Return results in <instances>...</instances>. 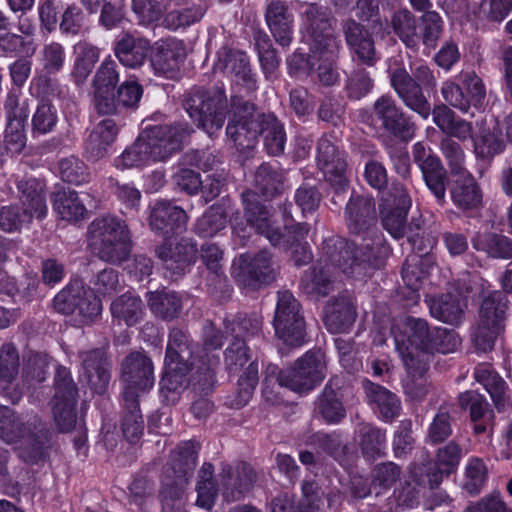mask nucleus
I'll return each mask as SVG.
<instances>
[{"instance_id": "nucleus-1", "label": "nucleus", "mask_w": 512, "mask_h": 512, "mask_svg": "<svg viewBox=\"0 0 512 512\" xmlns=\"http://www.w3.org/2000/svg\"><path fill=\"white\" fill-rule=\"evenodd\" d=\"M182 106L193 124L214 137L222 130L227 115L226 135L239 151L252 150L262 139L269 156L285 152L287 133L284 122L273 112L258 111L255 103L240 95H232L230 110L226 89L222 82L210 88L194 87L187 92Z\"/></svg>"}, {"instance_id": "nucleus-2", "label": "nucleus", "mask_w": 512, "mask_h": 512, "mask_svg": "<svg viewBox=\"0 0 512 512\" xmlns=\"http://www.w3.org/2000/svg\"><path fill=\"white\" fill-rule=\"evenodd\" d=\"M391 334L407 372L418 378L428 372L435 353H452L460 344L453 329L432 327L427 320L414 316L393 324Z\"/></svg>"}, {"instance_id": "nucleus-3", "label": "nucleus", "mask_w": 512, "mask_h": 512, "mask_svg": "<svg viewBox=\"0 0 512 512\" xmlns=\"http://www.w3.org/2000/svg\"><path fill=\"white\" fill-rule=\"evenodd\" d=\"M222 325L232 337L224 350L225 369L229 377L238 376L231 406L240 409L248 404L259 383V361L253 358L247 340L261 333L262 322L256 316L239 312L226 315Z\"/></svg>"}, {"instance_id": "nucleus-4", "label": "nucleus", "mask_w": 512, "mask_h": 512, "mask_svg": "<svg viewBox=\"0 0 512 512\" xmlns=\"http://www.w3.org/2000/svg\"><path fill=\"white\" fill-rule=\"evenodd\" d=\"M193 126L184 118L165 124L146 125L134 143L118 157L121 169L141 168L166 161L189 144Z\"/></svg>"}, {"instance_id": "nucleus-5", "label": "nucleus", "mask_w": 512, "mask_h": 512, "mask_svg": "<svg viewBox=\"0 0 512 512\" xmlns=\"http://www.w3.org/2000/svg\"><path fill=\"white\" fill-rule=\"evenodd\" d=\"M364 243L358 246L347 238L330 239L326 246L327 262L339 268L347 277L363 280L382 268L392 248L380 231L361 236Z\"/></svg>"}, {"instance_id": "nucleus-6", "label": "nucleus", "mask_w": 512, "mask_h": 512, "mask_svg": "<svg viewBox=\"0 0 512 512\" xmlns=\"http://www.w3.org/2000/svg\"><path fill=\"white\" fill-rule=\"evenodd\" d=\"M244 201L245 219L257 234L265 236L273 247L283 251H291V257L296 267L307 265L312 261L311 248L307 242H304L309 232L307 223H290L294 220L290 211L285 208L283 229L275 227L270 211L262 206L253 194L246 193Z\"/></svg>"}, {"instance_id": "nucleus-7", "label": "nucleus", "mask_w": 512, "mask_h": 512, "mask_svg": "<svg viewBox=\"0 0 512 512\" xmlns=\"http://www.w3.org/2000/svg\"><path fill=\"white\" fill-rule=\"evenodd\" d=\"M302 36L308 44L310 53L298 48L287 59L289 74L292 76L311 75L321 58L329 60L335 43L331 11L317 3H308L303 7Z\"/></svg>"}, {"instance_id": "nucleus-8", "label": "nucleus", "mask_w": 512, "mask_h": 512, "mask_svg": "<svg viewBox=\"0 0 512 512\" xmlns=\"http://www.w3.org/2000/svg\"><path fill=\"white\" fill-rule=\"evenodd\" d=\"M92 253L100 260L121 265L130 258L132 240L124 220L112 215L94 219L88 227Z\"/></svg>"}, {"instance_id": "nucleus-9", "label": "nucleus", "mask_w": 512, "mask_h": 512, "mask_svg": "<svg viewBox=\"0 0 512 512\" xmlns=\"http://www.w3.org/2000/svg\"><path fill=\"white\" fill-rule=\"evenodd\" d=\"M390 83L406 107L423 119L430 116L431 105L423 91H435L436 79L426 64L416 65L412 75L404 67L394 68L390 74Z\"/></svg>"}, {"instance_id": "nucleus-10", "label": "nucleus", "mask_w": 512, "mask_h": 512, "mask_svg": "<svg viewBox=\"0 0 512 512\" xmlns=\"http://www.w3.org/2000/svg\"><path fill=\"white\" fill-rule=\"evenodd\" d=\"M509 300L502 291H492L479 306L478 319L471 331V340L477 353L493 350L504 329Z\"/></svg>"}, {"instance_id": "nucleus-11", "label": "nucleus", "mask_w": 512, "mask_h": 512, "mask_svg": "<svg viewBox=\"0 0 512 512\" xmlns=\"http://www.w3.org/2000/svg\"><path fill=\"white\" fill-rule=\"evenodd\" d=\"M200 444L194 440L181 442L170 455L161 479L159 494L163 501L182 498L188 480L198 463Z\"/></svg>"}, {"instance_id": "nucleus-12", "label": "nucleus", "mask_w": 512, "mask_h": 512, "mask_svg": "<svg viewBox=\"0 0 512 512\" xmlns=\"http://www.w3.org/2000/svg\"><path fill=\"white\" fill-rule=\"evenodd\" d=\"M273 327L277 338L286 346L297 348L308 341L302 305L290 291L278 293Z\"/></svg>"}, {"instance_id": "nucleus-13", "label": "nucleus", "mask_w": 512, "mask_h": 512, "mask_svg": "<svg viewBox=\"0 0 512 512\" xmlns=\"http://www.w3.org/2000/svg\"><path fill=\"white\" fill-rule=\"evenodd\" d=\"M193 353V341L190 334L174 327L169 331L164 359V374L161 379L162 389L177 391L187 384L186 374L190 370L188 358Z\"/></svg>"}, {"instance_id": "nucleus-14", "label": "nucleus", "mask_w": 512, "mask_h": 512, "mask_svg": "<svg viewBox=\"0 0 512 512\" xmlns=\"http://www.w3.org/2000/svg\"><path fill=\"white\" fill-rule=\"evenodd\" d=\"M373 115L381 136L390 141L407 144L416 135L417 126L412 116L390 94H384L375 100Z\"/></svg>"}, {"instance_id": "nucleus-15", "label": "nucleus", "mask_w": 512, "mask_h": 512, "mask_svg": "<svg viewBox=\"0 0 512 512\" xmlns=\"http://www.w3.org/2000/svg\"><path fill=\"white\" fill-rule=\"evenodd\" d=\"M325 370L324 354L320 350H308L278 374L277 383L299 394H308L324 380Z\"/></svg>"}, {"instance_id": "nucleus-16", "label": "nucleus", "mask_w": 512, "mask_h": 512, "mask_svg": "<svg viewBox=\"0 0 512 512\" xmlns=\"http://www.w3.org/2000/svg\"><path fill=\"white\" fill-rule=\"evenodd\" d=\"M53 308L62 315H76L82 324L93 323L102 312L101 299L79 280L69 281L53 298Z\"/></svg>"}, {"instance_id": "nucleus-17", "label": "nucleus", "mask_w": 512, "mask_h": 512, "mask_svg": "<svg viewBox=\"0 0 512 512\" xmlns=\"http://www.w3.org/2000/svg\"><path fill=\"white\" fill-rule=\"evenodd\" d=\"M54 395L51 398V411L60 432L72 431L77 422L79 390L70 369L59 365L54 375Z\"/></svg>"}, {"instance_id": "nucleus-18", "label": "nucleus", "mask_w": 512, "mask_h": 512, "mask_svg": "<svg viewBox=\"0 0 512 512\" xmlns=\"http://www.w3.org/2000/svg\"><path fill=\"white\" fill-rule=\"evenodd\" d=\"M445 102L462 113L473 108L480 111L485 104L486 86L475 71H462L456 81H445L441 87Z\"/></svg>"}, {"instance_id": "nucleus-19", "label": "nucleus", "mask_w": 512, "mask_h": 512, "mask_svg": "<svg viewBox=\"0 0 512 512\" xmlns=\"http://www.w3.org/2000/svg\"><path fill=\"white\" fill-rule=\"evenodd\" d=\"M272 258L267 249H262L253 256L241 254L233 263L232 276L239 285L258 290L276 280Z\"/></svg>"}, {"instance_id": "nucleus-20", "label": "nucleus", "mask_w": 512, "mask_h": 512, "mask_svg": "<svg viewBox=\"0 0 512 512\" xmlns=\"http://www.w3.org/2000/svg\"><path fill=\"white\" fill-rule=\"evenodd\" d=\"M121 397L140 398L149 392L155 382L154 366L151 358L144 352L129 353L121 365Z\"/></svg>"}, {"instance_id": "nucleus-21", "label": "nucleus", "mask_w": 512, "mask_h": 512, "mask_svg": "<svg viewBox=\"0 0 512 512\" xmlns=\"http://www.w3.org/2000/svg\"><path fill=\"white\" fill-rule=\"evenodd\" d=\"M412 158L419 168L428 190L439 205L446 202L448 172L439 155L424 142H416L412 146Z\"/></svg>"}, {"instance_id": "nucleus-22", "label": "nucleus", "mask_w": 512, "mask_h": 512, "mask_svg": "<svg viewBox=\"0 0 512 512\" xmlns=\"http://www.w3.org/2000/svg\"><path fill=\"white\" fill-rule=\"evenodd\" d=\"M143 94V86L133 76L119 84L107 96L106 106L99 103L95 110L97 114L114 118L120 124L125 125V120L139 108Z\"/></svg>"}, {"instance_id": "nucleus-23", "label": "nucleus", "mask_w": 512, "mask_h": 512, "mask_svg": "<svg viewBox=\"0 0 512 512\" xmlns=\"http://www.w3.org/2000/svg\"><path fill=\"white\" fill-rule=\"evenodd\" d=\"M411 206V197L402 184H393L380 204L382 226L396 240L402 239L408 230L407 218Z\"/></svg>"}, {"instance_id": "nucleus-24", "label": "nucleus", "mask_w": 512, "mask_h": 512, "mask_svg": "<svg viewBox=\"0 0 512 512\" xmlns=\"http://www.w3.org/2000/svg\"><path fill=\"white\" fill-rule=\"evenodd\" d=\"M154 254L171 276H182L196 263L199 249L193 238L181 237L176 242L170 238L156 245Z\"/></svg>"}, {"instance_id": "nucleus-25", "label": "nucleus", "mask_w": 512, "mask_h": 512, "mask_svg": "<svg viewBox=\"0 0 512 512\" xmlns=\"http://www.w3.org/2000/svg\"><path fill=\"white\" fill-rule=\"evenodd\" d=\"M462 458V447L454 440L439 447L433 462L429 461L416 471L420 485L438 486L443 478L455 473Z\"/></svg>"}, {"instance_id": "nucleus-26", "label": "nucleus", "mask_w": 512, "mask_h": 512, "mask_svg": "<svg viewBox=\"0 0 512 512\" xmlns=\"http://www.w3.org/2000/svg\"><path fill=\"white\" fill-rule=\"evenodd\" d=\"M457 176L449 187L452 204L466 218L480 216L484 207V192L480 183L469 171Z\"/></svg>"}, {"instance_id": "nucleus-27", "label": "nucleus", "mask_w": 512, "mask_h": 512, "mask_svg": "<svg viewBox=\"0 0 512 512\" xmlns=\"http://www.w3.org/2000/svg\"><path fill=\"white\" fill-rule=\"evenodd\" d=\"M346 380L343 376L333 375L315 401V414L325 424L337 425L347 415L344 405V388Z\"/></svg>"}, {"instance_id": "nucleus-28", "label": "nucleus", "mask_w": 512, "mask_h": 512, "mask_svg": "<svg viewBox=\"0 0 512 512\" xmlns=\"http://www.w3.org/2000/svg\"><path fill=\"white\" fill-rule=\"evenodd\" d=\"M148 221L152 232L167 240L186 229L188 215L172 201L160 199L150 207Z\"/></svg>"}, {"instance_id": "nucleus-29", "label": "nucleus", "mask_w": 512, "mask_h": 512, "mask_svg": "<svg viewBox=\"0 0 512 512\" xmlns=\"http://www.w3.org/2000/svg\"><path fill=\"white\" fill-rule=\"evenodd\" d=\"M348 231L357 236H365L376 230L377 212L372 196L352 191L344 211Z\"/></svg>"}, {"instance_id": "nucleus-30", "label": "nucleus", "mask_w": 512, "mask_h": 512, "mask_svg": "<svg viewBox=\"0 0 512 512\" xmlns=\"http://www.w3.org/2000/svg\"><path fill=\"white\" fill-rule=\"evenodd\" d=\"M150 66L154 75L172 79L180 70L186 58V49L182 41L159 39L149 50Z\"/></svg>"}, {"instance_id": "nucleus-31", "label": "nucleus", "mask_w": 512, "mask_h": 512, "mask_svg": "<svg viewBox=\"0 0 512 512\" xmlns=\"http://www.w3.org/2000/svg\"><path fill=\"white\" fill-rule=\"evenodd\" d=\"M343 33L352 60L363 66H375L380 56L370 30L354 19H348L343 25Z\"/></svg>"}, {"instance_id": "nucleus-32", "label": "nucleus", "mask_w": 512, "mask_h": 512, "mask_svg": "<svg viewBox=\"0 0 512 512\" xmlns=\"http://www.w3.org/2000/svg\"><path fill=\"white\" fill-rule=\"evenodd\" d=\"M257 479L254 468L248 462L242 461L235 471L226 465L220 473V490L226 502L239 501L250 492Z\"/></svg>"}, {"instance_id": "nucleus-33", "label": "nucleus", "mask_w": 512, "mask_h": 512, "mask_svg": "<svg viewBox=\"0 0 512 512\" xmlns=\"http://www.w3.org/2000/svg\"><path fill=\"white\" fill-rule=\"evenodd\" d=\"M472 142L476 160L489 165L496 156L505 152L512 142V135L509 128L504 131L497 122L492 128H482L472 136Z\"/></svg>"}, {"instance_id": "nucleus-34", "label": "nucleus", "mask_w": 512, "mask_h": 512, "mask_svg": "<svg viewBox=\"0 0 512 512\" xmlns=\"http://www.w3.org/2000/svg\"><path fill=\"white\" fill-rule=\"evenodd\" d=\"M266 24L274 40L287 47L293 40L294 14L288 1L272 0L265 11Z\"/></svg>"}, {"instance_id": "nucleus-35", "label": "nucleus", "mask_w": 512, "mask_h": 512, "mask_svg": "<svg viewBox=\"0 0 512 512\" xmlns=\"http://www.w3.org/2000/svg\"><path fill=\"white\" fill-rule=\"evenodd\" d=\"M123 125L114 118L101 120L90 132L84 144V154L90 161H98L112 152L113 144Z\"/></svg>"}, {"instance_id": "nucleus-36", "label": "nucleus", "mask_w": 512, "mask_h": 512, "mask_svg": "<svg viewBox=\"0 0 512 512\" xmlns=\"http://www.w3.org/2000/svg\"><path fill=\"white\" fill-rule=\"evenodd\" d=\"M436 264L435 256L421 258L419 255H408L402 266L401 276L408 289L407 299L416 304L419 302L420 289L424 281L430 276Z\"/></svg>"}, {"instance_id": "nucleus-37", "label": "nucleus", "mask_w": 512, "mask_h": 512, "mask_svg": "<svg viewBox=\"0 0 512 512\" xmlns=\"http://www.w3.org/2000/svg\"><path fill=\"white\" fill-rule=\"evenodd\" d=\"M254 187L255 191L247 189L241 194L243 210L245 211L244 195L251 193L269 211L268 207L260 200V196L265 199H273L281 194L284 189V176L277 167L270 163H262L255 172Z\"/></svg>"}, {"instance_id": "nucleus-38", "label": "nucleus", "mask_w": 512, "mask_h": 512, "mask_svg": "<svg viewBox=\"0 0 512 512\" xmlns=\"http://www.w3.org/2000/svg\"><path fill=\"white\" fill-rule=\"evenodd\" d=\"M334 132L324 133L317 142L316 160L319 169L325 176L346 172V153L340 151Z\"/></svg>"}, {"instance_id": "nucleus-39", "label": "nucleus", "mask_w": 512, "mask_h": 512, "mask_svg": "<svg viewBox=\"0 0 512 512\" xmlns=\"http://www.w3.org/2000/svg\"><path fill=\"white\" fill-rule=\"evenodd\" d=\"M215 366L216 362H212L208 356H202L196 362H189L190 370L186 374L187 384L176 392L191 387L196 394L208 396L213 392L216 384Z\"/></svg>"}, {"instance_id": "nucleus-40", "label": "nucleus", "mask_w": 512, "mask_h": 512, "mask_svg": "<svg viewBox=\"0 0 512 512\" xmlns=\"http://www.w3.org/2000/svg\"><path fill=\"white\" fill-rule=\"evenodd\" d=\"M363 387L368 403L379 414V418L384 421H392L399 415L401 402L396 394L368 379L364 380Z\"/></svg>"}, {"instance_id": "nucleus-41", "label": "nucleus", "mask_w": 512, "mask_h": 512, "mask_svg": "<svg viewBox=\"0 0 512 512\" xmlns=\"http://www.w3.org/2000/svg\"><path fill=\"white\" fill-rule=\"evenodd\" d=\"M151 48L150 42L144 38H137L125 33L113 44V51L119 62L128 68L141 67Z\"/></svg>"}, {"instance_id": "nucleus-42", "label": "nucleus", "mask_w": 512, "mask_h": 512, "mask_svg": "<svg viewBox=\"0 0 512 512\" xmlns=\"http://www.w3.org/2000/svg\"><path fill=\"white\" fill-rule=\"evenodd\" d=\"M120 429L125 440L137 444L144 435V418L140 408V398L121 397Z\"/></svg>"}, {"instance_id": "nucleus-43", "label": "nucleus", "mask_w": 512, "mask_h": 512, "mask_svg": "<svg viewBox=\"0 0 512 512\" xmlns=\"http://www.w3.org/2000/svg\"><path fill=\"white\" fill-rule=\"evenodd\" d=\"M21 203L25 209L41 220L47 215L44 186L41 181L32 176H23L15 181Z\"/></svg>"}, {"instance_id": "nucleus-44", "label": "nucleus", "mask_w": 512, "mask_h": 512, "mask_svg": "<svg viewBox=\"0 0 512 512\" xmlns=\"http://www.w3.org/2000/svg\"><path fill=\"white\" fill-rule=\"evenodd\" d=\"M30 428L31 433L22 439L25 444L21 456L29 465L44 464L49 459L50 433L43 427L38 428L36 418Z\"/></svg>"}, {"instance_id": "nucleus-45", "label": "nucleus", "mask_w": 512, "mask_h": 512, "mask_svg": "<svg viewBox=\"0 0 512 512\" xmlns=\"http://www.w3.org/2000/svg\"><path fill=\"white\" fill-rule=\"evenodd\" d=\"M119 65L111 57H107L98 67L94 78V106L103 103L107 105V96L115 90L119 83Z\"/></svg>"}, {"instance_id": "nucleus-46", "label": "nucleus", "mask_w": 512, "mask_h": 512, "mask_svg": "<svg viewBox=\"0 0 512 512\" xmlns=\"http://www.w3.org/2000/svg\"><path fill=\"white\" fill-rule=\"evenodd\" d=\"M358 444L363 457L376 460L386 456V430L371 423H364L358 428Z\"/></svg>"}, {"instance_id": "nucleus-47", "label": "nucleus", "mask_w": 512, "mask_h": 512, "mask_svg": "<svg viewBox=\"0 0 512 512\" xmlns=\"http://www.w3.org/2000/svg\"><path fill=\"white\" fill-rule=\"evenodd\" d=\"M426 302L433 318L451 325L461 323L464 310L458 295L447 292L436 297H430L426 299Z\"/></svg>"}, {"instance_id": "nucleus-48", "label": "nucleus", "mask_w": 512, "mask_h": 512, "mask_svg": "<svg viewBox=\"0 0 512 512\" xmlns=\"http://www.w3.org/2000/svg\"><path fill=\"white\" fill-rule=\"evenodd\" d=\"M458 405L463 411H468L470 420L473 422V432L481 435L487 430L485 416L489 411V403L485 395L475 390H467L458 396Z\"/></svg>"}, {"instance_id": "nucleus-49", "label": "nucleus", "mask_w": 512, "mask_h": 512, "mask_svg": "<svg viewBox=\"0 0 512 512\" xmlns=\"http://www.w3.org/2000/svg\"><path fill=\"white\" fill-rule=\"evenodd\" d=\"M407 241L412 248L411 255H419L421 258L435 256L432 251L437 245L438 236L430 227L424 225L421 217L412 218L408 225Z\"/></svg>"}, {"instance_id": "nucleus-50", "label": "nucleus", "mask_w": 512, "mask_h": 512, "mask_svg": "<svg viewBox=\"0 0 512 512\" xmlns=\"http://www.w3.org/2000/svg\"><path fill=\"white\" fill-rule=\"evenodd\" d=\"M110 368V360L102 349L95 348L83 355V371L93 385L105 389L111 378Z\"/></svg>"}, {"instance_id": "nucleus-51", "label": "nucleus", "mask_w": 512, "mask_h": 512, "mask_svg": "<svg viewBox=\"0 0 512 512\" xmlns=\"http://www.w3.org/2000/svg\"><path fill=\"white\" fill-rule=\"evenodd\" d=\"M356 318V306L345 298H338L328 307L325 323L331 332L347 333L353 327Z\"/></svg>"}, {"instance_id": "nucleus-52", "label": "nucleus", "mask_w": 512, "mask_h": 512, "mask_svg": "<svg viewBox=\"0 0 512 512\" xmlns=\"http://www.w3.org/2000/svg\"><path fill=\"white\" fill-rule=\"evenodd\" d=\"M74 64L72 76L76 84H83L92 73L95 64L99 61L100 51L93 44L79 41L73 47Z\"/></svg>"}, {"instance_id": "nucleus-53", "label": "nucleus", "mask_w": 512, "mask_h": 512, "mask_svg": "<svg viewBox=\"0 0 512 512\" xmlns=\"http://www.w3.org/2000/svg\"><path fill=\"white\" fill-rule=\"evenodd\" d=\"M52 205L61 219L77 222L82 220L87 213L78 193L74 190L58 191L52 196Z\"/></svg>"}, {"instance_id": "nucleus-54", "label": "nucleus", "mask_w": 512, "mask_h": 512, "mask_svg": "<svg viewBox=\"0 0 512 512\" xmlns=\"http://www.w3.org/2000/svg\"><path fill=\"white\" fill-rule=\"evenodd\" d=\"M32 424L33 421H23L13 409L6 406L0 419V439L7 444L20 443L31 433Z\"/></svg>"}, {"instance_id": "nucleus-55", "label": "nucleus", "mask_w": 512, "mask_h": 512, "mask_svg": "<svg viewBox=\"0 0 512 512\" xmlns=\"http://www.w3.org/2000/svg\"><path fill=\"white\" fill-rule=\"evenodd\" d=\"M392 29L395 35L407 48L417 50L419 48V35L415 16L407 9L394 12L391 19Z\"/></svg>"}, {"instance_id": "nucleus-56", "label": "nucleus", "mask_w": 512, "mask_h": 512, "mask_svg": "<svg viewBox=\"0 0 512 512\" xmlns=\"http://www.w3.org/2000/svg\"><path fill=\"white\" fill-rule=\"evenodd\" d=\"M227 213L222 205L213 204L205 210L194 225V232L201 238H211L226 228Z\"/></svg>"}, {"instance_id": "nucleus-57", "label": "nucleus", "mask_w": 512, "mask_h": 512, "mask_svg": "<svg viewBox=\"0 0 512 512\" xmlns=\"http://www.w3.org/2000/svg\"><path fill=\"white\" fill-rule=\"evenodd\" d=\"M473 246L495 259H512V239L493 232L478 235Z\"/></svg>"}, {"instance_id": "nucleus-58", "label": "nucleus", "mask_w": 512, "mask_h": 512, "mask_svg": "<svg viewBox=\"0 0 512 512\" xmlns=\"http://www.w3.org/2000/svg\"><path fill=\"white\" fill-rule=\"evenodd\" d=\"M111 314L118 322H124L127 326L135 325L141 318L143 303L140 297L125 293L111 303Z\"/></svg>"}, {"instance_id": "nucleus-59", "label": "nucleus", "mask_w": 512, "mask_h": 512, "mask_svg": "<svg viewBox=\"0 0 512 512\" xmlns=\"http://www.w3.org/2000/svg\"><path fill=\"white\" fill-rule=\"evenodd\" d=\"M148 304L153 314L166 321L177 318L182 310V300L174 291L151 292Z\"/></svg>"}, {"instance_id": "nucleus-60", "label": "nucleus", "mask_w": 512, "mask_h": 512, "mask_svg": "<svg viewBox=\"0 0 512 512\" xmlns=\"http://www.w3.org/2000/svg\"><path fill=\"white\" fill-rule=\"evenodd\" d=\"M374 88L370 72L363 67L353 69L346 77L343 92L349 101H360Z\"/></svg>"}, {"instance_id": "nucleus-61", "label": "nucleus", "mask_w": 512, "mask_h": 512, "mask_svg": "<svg viewBox=\"0 0 512 512\" xmlns=\"http://www.w3.org/2000/svg\"><path fill=\"white\" fill-rule=\"evenodd\" d=\"M301 286L311 296L326 297L333 290V281L325 267L312 265L304 272Z\"/></svg>"}, {"instance_id": "nucleus-62", "label": "nucleus", "mask_w": 512, "mask_h": 512, "mask_svg": "<svg viewBox=\"0 0 512 512\" xmlns=\"http://www.w3.org/2000/svg\"><path fill=\"white\" fill-rule=\"evenodd\" d=\"M58 170L61 179L72 185L87 184L91 180V171L88 165L74 155L60 159Z\"/></svg>"}, {"instance_id": "nucleus-63", "label": "nucleus", "mask_w": 512, "mask_h": 512, "mask_svg": "<svg viewBox=\"0 0 512 512\" xmlns=\"http://www.w3.org/2000/svg\"><path fill=\"white\" fill-rule=\"evenodd\" d=\"M57 122V108L49 99L39 100L31 120L33 136L50 133L57 125Z\"/></svg>"}, {"instance_id": "nucleus-64", "label": "nucleus", "mask_w": 512, "mask_h": 512, "mask_svg": "<svg viewBox=\"0 0 512 512\" xmlns=\"http://www.w3.org/2000/svg\"><path fill=\"white\" fill-rule=\"evenodd\" d=\"M419 44L435 49L444 30V21L436 11H428L420 17Z\"/></svg>"}]
</instances>
